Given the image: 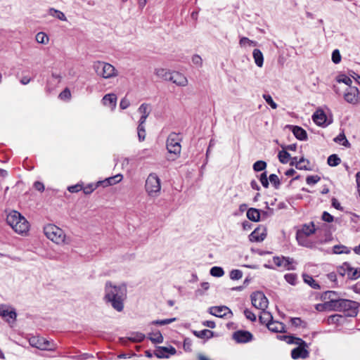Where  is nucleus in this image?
I'll return each mask as SVG.
<instances>
[{"instance_id":"4c0bfd02","label":"nucleus","mask_w":360,"mask_h":360,"mask_svg":"<svg viewBox=\"0 0 360 360\" xmlns=\"http://www.w3.org/2000/svg\"><path fill=\"white\" fill-rule=\"evenodd\" d=\"M350 249L342 245H336L333 247V252L335 254H349L350 253Z\"/></svg>"},{"instance_id":"1a4fd4ad","label":"nucleus","mask_w":360,"mask_h":360,"mask_svg":"<svg viewBox=\"0 0 360 360\" xmlns=\"http://www.w3.org/2000/svg\"><path fill=\"white\" fill-rule=\"evenodd\" d=\"M252 304L257 309L264 310L268 307V299L262 292H255L251 295Z\"/></svg>"},{"instance_id":"39448f33","label":"nucleus","mask_w":360,"mask_h":360,"mask_svg":"<svg viewBox=\"0 0 360 360\" xmlns=\"http://www.w3.org/2000/svg\"><path fill=\"white\" fill-rule=\"evenodd\" d=\"M44 232L49 239L57 244H61L65 242V234L64 231L56 225H46L44 228Z\"/></svg>"},{"instance_id":"cd10ccee","label":"nucleus","mask_w":360,"mask_h":360,"mask_svg":"<svg viewBox=\"0 0 360 360\" xmlns=\"http://www.w3.org/2000/svg\"><path fill=\"white\" fill-rule=\"evenodd\" d=\"M102 101L105 105H109L110 106L115 107L117 96L114 94H108L103 96Z\"/></svg>"},{"instance_id":"3c124183","label":"nucleus","mask_w":360,"mask_h":360,"mask_svg":"<svg viewBox=\"0 0 360 360\" xmlns=\"http://www.w3.org/2000/svg\"><path fill=\"white\" fill-rule=\"evenodd\" d=\"M284 264L283 267L288 270H294L295 268L294 266H292V264L294 263V259L290 257H285V259H284Z\"/></svg>"},{"instance_id":"8fccbe9b","label":"nucleus","mask_w":360,"mask_h":360,"mask_svg":"<svg viewBox=\"0 0 360 360\" xmlns=\"http://www.w3.org/2000/svg\"><path fill=\"white\" fill-rule=\"evenodd\" d=\"M243 276V272L239 269H233L230 272V278L232 280H239Z\"/></svg>"},{"instance_id":"680f3d73","label":"nucleus","mask_w":360,"mask_h":360,"mask_svg":"<svg viewBox=\"0 0 360 360\" xmlns=\"http://www.w3.org/2000/svg\"><path fill=\"white\" fill-rule=\"evenodd\" d=\"M71 96L70 91L65 88L60 94L59 98L60 99H69Z\"/></svg>"},{"instance_id":"6e6d98bb","label":"nucleus","mask_w":360,"mask_h":360,"mask_svg":"<svg viewBox=\"0 0 360 360\" xmlns=\"http://www.w3.org/2000/svg\"><path fill=\"white\" fill-rule=\"evenodd\" d=\"M321 178L318 175L308 176L306 182L309 185L315 184L320 181Z\"/></svg>"},{"instance_id":"6ab92c4d","label":"nucleus","mask_w":360,"mask_h":360,"mask_svg":"<svg viewBox=\"0 0 360 360\" xmlns=\"http://www.w3.org/2000/svg\"><path fill=\"white\" fill-rule=\"evenodd\" d=\"M16 312L15 310L9 311L6 306L5 305H0V316H2L6 319L7 322H10L9 319H12L13 321H14L16 319Z\"/></svg>"},{"instance_id":"c9c22d12","label":"nucleus","mask_w":360,"mask_h":360,"mask_svg":"<svg viewBox=\"0 0 360 360\" xmlns=\"http://www.w3.org/2000/svg\"><path fill=\"white\" fill-rule=\"evenodd\" d=\"M137 133H138V137L139 140L140 141H143L145 140L146 138V129L144 127V123H142L141 121H139V126L137 127Z\"/></svg>"},{"instance_id":"bb28decb","label":"nucleus","mask_w":360,"mask_h":360,"mask_svg":"<svg viewBox=\"0 0 360 360\" xmlns=\"http://www.w3.org/2000/svg\"><path fill=\"white\" fill-rule=\"evenodd\" d=\"M247 217L252 221L260 220V212L256 208H250L247 211Z\"/></svg>"},{"instance_id":"9d476101","label":"nucleus","mask_w":360,"mask_h":360,"mask_svg":"<svg viewBox=\"0 0 360 360\" xmlns=\"http://www.w3.org/2000/svg\"><path fill=\"white\" fill-rule=\"evenodd\" d=\"M314 232L315 229L313 223L311 225H304L302 229L298 231L296 234V238L298 243L304 247H309V244L304 243V239H305V236L307 237L313 234Z\"/></svg>"},{"instance_id":"a878e982","label":"nucleus","mask_w":360,"mask_h":360,"mask_svg":"<svg viewBox=\"0 0 360 360\" xmlns=\"http://www.w3.org/2000/svg\"><path fill=\"white\" fill-rule=\"evenodd\" d=\"M172 72L164 69V68H157L155 70V74L159 77L165 81H169V78L171 77Z\"/></svg>"},{"instance_id":"338daca9","label":"nucleus","mask_w":360,"mask_h":360,"mask_svg":"<svg viewBox=\"0 0 360 360\" xmlns=\"http://www.w3.org/2000/svg\"><path fill=\"white\" fill-rule=\"evenodd\" d=\"M294 344L295 345H297L298 347H308V345L306 343V342L304 341L302 339H301L300 338H295V337Z\"/></svg>"},{"instance_id":"412c9836","label":"nucleus","mask_w":360,"mask_h":360,"mask_svg":"<svg viewBox=\"0 0 360 360\" xmlns=\"http://www.w3.org/2000/svg\"><path fill=\"white\" fill-rule=\"evenodd\" d=\"M312 119L316 124L323 126L326 122V115L323 110H318L314 113Z\"/></svg>"},{"instance_id":"dca6fc26","label":"nucleus","mask_w":360,"mask_h":360,"mask_svg":"<svg viewBox=\"0 0 360 360\" xmlns=\"http://www.w3.org/2000/svg\"><path fill=\"white\" fill-rule=\"evenodd\" d=\"M233 338L239 343H245L252 339V335L246 330H238L233 334Z\"/></svg>"},{"instance_id":"b1692460","label":"nucleus","mask_w":360,"mask_h":360,"mask_svg":"<svg viewBox=\"0 0 360 360\" xmlns=\"http://www.w3.org/2000/svg\"><path fill=\"white\" fill-rule=\"evenodd\" d=\"M138 110L141 114V117L139 121H141L142 123H145L150 112V105L148 103H143L139 106Z\"/></svg>"},{"instance_id":"f8f14e48","label":"nucleus","mask_w":360,"mask_h":360,"mask_svg":"<svg viewBox=\"0 0 360 360\" xmlns=\"http://www.w3.org/2000/svg\"><path fill=\"white\" fill-rule=\"evenodd\" d=\"M266 236V229L264 226H259L250 235L249 240L251 242H262Z\"/></svg>"},{"instance_id":"864d4df0","label":"nucleus","mask_w":360,"mask_h":360,"mask_svg":"<svg viewBox=\"0 0 360 360\" xmlns=\"http://www.w3.org/2000/svg\"><path fill=\"white\" fill-rule=\"evenodd\" d=\"M263 98L265 101L273 108H277V104L273 101L271 96L269 94H264Z\"/></svg>"},{"instance_id":"4be33fe9","label":"nucleus","mask_w":360,"mask_h":360,"mask_svg":"<svg viewBox=\"0 0 360 360\" xmlns=\"http://www.w3.org/2000/svg\"><path fill=\"white\" fill-rule=\"evenodd\" d=\"M307 162V164H309V162L307 160H305L304 158H302L297 160V158L294 157L290 158V165L291 166H295L297 169L309 170V168L307 165H302V162Z\"/></svg>"},{"instance_id":"c85d7f7f","label":"nucleus","mask_w":360,"mask_h":360,"mask_svg":"<svg viewBox=\"0 0 360 360\" xmlns=\"http://www.w3.org/2000/svg\"><path fill=\"white\" fill-rule=\"evenodd\" d=\"M267 328L272 332L281 333L284 331L285 326L281 322L273 321L271 323H270Z\"/></svg>"},{"instance_id":"6e6552de","label":"nucleus","mask_w":360,"mask_h":360,"mask_svg":"<svg viewBox=\"0 0 360 360\" xmlns=\"http://www.w3.org/2000/svg\"><path fill=\"white\" fill-rule=\"evenodd\" d=\"M181 140L179 135L174 132L169 135L167 139V149L169 153H173L175 155L180 154L181 149Z\"/></svg>"},{"instance_id":"2f4dec72","label":"nucleus","mask_w":360,"mask_h":360,"mask_svg":"<svg viewBox=\"0 0 360 360\" xmlns=\"http://www.w3.org/2000/svg\"><path fill=\"white\" fill-rule=\"evenodd\" d=\"M304 281L314 289H319L320 285L317 283V282L312 278V276L304 274L302 275Z\"/></svg>"},{"instance_id":"f3484780","label":"nucleus","mask_w":360,"mask_h":360,"mask_svg":"<svg viewBox=\"0 0 360 360\" xmlns=\"http://www.w3.org/2000/svg\"><path fill=\"white\" fill-rule=\"evenodd\" d=\"M169 81L179 86H186L188 84L187 78L179 72H172Z\"/></svg>"},{"instance_id":"5701e85b","label":"nucleus","mask_w":360,"mask_h":360,"mask_svg":"<svg viewBox=\"0 0 360 360\" xmlns=\"http://www.w3.org/2000/svg\"><path fill=\"white\" fill-rule=\"evenodd\" d=\"M291 127L293 134L297 139L300 141H305L307 139V134L304 129L298 126H291Z\"/></svg>"},{"instance_id":"7ed1b4c3","label":"nucleus","mask_w":360,"mask_h":360,"mask_svg":"<svg viewBox=\"0 0 360 360\" xmlns=\"http://www.w3.org/2000/svg\"><path fill=\"white\" fill-rule=\"evenodd\" d=\"M93 67L96 74L104 79H110L117 76V70L108 63L96 61Z\"/></svg>"},{"instance_id":"7c9ffc66","label":"nucleus","mask_w":360,"mask_h":360,"mask_svg":"<svg viewBox=\"0 0 360 360\" xmlns=\"http://www.w3.org/2000/svg\"><path fill=\"white\" fill-rule=\"evenodd\" d=\"M193 333L199 338L210 339L213 337L214 333L208 329H204L202 330L197 331L193 330Z\"/></svg>"},{"instance_id":"0e129e2a","label":"nucleus","mask_w":360,"mask_h":360,"mask_svg":"<svg viewBox=\"0 0 360 360\" xmlns=\"http://www.w3.org/2000/svg\"><path fill=\"white\" fill-rule=\"evenodd\" d=\"M192 62L195 65H197L198 66H202V60L201 57L198 55H194L192 57Z\"/></svg>"},{"instance_id":"f704fd0d","label":"nucleus","mask_w":360,"mask_h":360,"mask_svg":"<svg viewBox=\"0 0 360 360\" xmlns=\"http://www.w3.org/2000/svg\"><path fill=\"white\" fill-rule=\"evenodd\" d=\"M149 339L153 343H161L163 341V337L160 331L152 333L149 334Z\"/></svg>"},{"instance_id":"13d9d810","label":"nucleus","mask_w":360,"mask_h":360,"mask_svg":"<svg viewBox=\"0 0 360 360\" xmlns=\"http://www.w3.org/2000/svg\"><path fill=\"white\" fill-rule=\"evenodd\" d=\"M244 315L245 316L246 319L250 320L251 321H256V316L255 314L252 312L248 309H245L244 310Z\"/></svg>"},{"instance_id":"a211bd4d","label":"nucleus","mask_w":360,"mask_h":360,"mask_svg":"<svg viewBox=\"0 0 360 360\" xmlns=\"http://www.w3.org/2000/svg\"><path fill=\"white\" fill-rule=\"evenodd\" d=\"M308 347H297L291 351V356L293 359L299 358L306 359L309 356V351L307 349Z\"/></svg>"},{"instance_id":"774afa93","label":"nucleus","mask_w":360,"mask_h":360,"mask_svg":"<svg viewBox=\"0 0 360 360\" xmlns=\"http://www.w3.org/2000/svg\"><path fill=\"white\" fill-rule=\"evenodd\" d=\"M191 340L189 338H186L184 341V349L185 351H191Z\"/></svg>"},{"instance_id":"de8ad7c7","label":"nucleus","mask_w":360,"mask_h":360,"mask_svg":"<svg viewBox=\"0 0 360 360\" xmlns=\"http://www.w3.org/2000/svg\"><path fill=\"white\" fill-rule=\"evenodd\" d=\"M269 179L270 182L274 185L275 188L277 189L279 188V186L281 185V182H280V180L276 174H271L269 177Z\"/></svg>"},{"instance_id":"09e8293b","label":"nucleus","mask_w":360,"mask_h":360,"mask_svg":"<svg viewBox=\"0 0 360 360\" xmlns=\"http://www.w3.org/2000/svg\"><path fill=\"white\" fill-rule=\"evenodd\" d=\"M176 320V318L166 319H163V320H156V321H153L152 322V324L163 326V325H167V324L171 323L175 321Z\"/></svg>"},{"instance_id":"ddd939ff","label":"nucleus","mask_w":360,"mask_h":360,"mask_svg":"<svg viewBox=\"0 0 360 360\" xmlns=\"http://www.w3.org/2000/svg\"><path fill=\"white\" fill-rule=\"evenodd\" d=\"M359 91L357 87H349L345 95V101L351 104H356L359 101Z\"/></svg>"},{"instance_id":"2eb2a0df","label":"nucleus","mask_w":360,"mask_h":360,"mask_svg":"<svg viewBox=\"0 0 360 360\" xmlns=\"http://www.w3.org/2000/svg\"><path fill=\"white\" fill-rule=\"evenodd\" d=\"M210 313L217 317L227 316L228 314L232 316V311L225 306L212 307L209 309Z\"/></svg>"},{"instance_id":"052dcab7","label":"nucleus","mask_w":360,"mask_h":360,"mask_svg":"<svg viewBox=\"0 0 360 360\" xmlns=\"http://www.w3.org/2000/svg\"><path fill=\"white\" fill-rule=\"evenodd\" d=\"M338 82L340 83L342 82L349 86V87H352V80L347 76L343 75L342 78L338 79Z\"/></svg>"},{"instance_id":"473e14b6","label":"nucleus","mask_w":360,"mask_h":360,"mask_svg":"<svg viewBox=\"0 0 360 360\" xmlns=\"http://www.w3.org/2000/svg\"><path fill=\"white\" fill-rule=\"evenodd\" d=\"M123 179V176L120 174H118L117 175H115L113 176L107 178L103 183L106 184V186H110L116 184L119 182H120Z\"/></svg>"},{"instance_id":"0eeeda50","label":"nucleus","mask_w":360,"mask_h":360,"mask_svg":"<svg viewBox=\"0 0 360 360\" xmlns=\"http://www.w3.org/2000/svg\"><path fill=\"white\" fill-rule=\"evenodd\" d=\"M30 345L40 350L53 351L56 349V345L52 340H48L43 337L33 336L29 339Z\"/></svg>"},{"instance_id":"5fc2aeb1","label":"nucleus","mask_w":360,"mask_h":360,"mask_svg":"<svg viewBox=\"0 0 360 360\" xmlns=\"http://www.w3.org/2000/svg\"><path fill=\"white\" fill-rule=\"evenodd\" d=\"M332 60L335 64H338L341 60V56L339 50L335 49L332 53Z\"/></svg>"},{"instance_id":"ea45409f","label":"nucleus","mask_w":360,"mask_h":360,"mask_svg":"<svg viewBox=\"0 0 360 360\" xmlns=\"http://www.w3.org/2000/svg\"><path fill=\"white\" fill-rule=\"evenodd\" d=\"M145 338V335L141 333H135L131 334L127 339L133 342H140Z\"/></svg>"},{"instance_id":"f257e3e1","label":"nucleus","mask_w":360,"mask_h":360,"mask_svg":"<svg viewBox=\"0 0 360 360\" xmlns=\"http://www.w3.org/2000/svg\"><path fill=\"white\" fill-rule=\"evenodd\" d=\"M104 300L110 303L111 306L117 311H122L124 308L123 302L127 296L125 285H113L111 282L105 283Z\"/></svg>"},{"instance_id":"9b49d317","label":"nucleus","mask_w":360,"mask_h":360,"mask_svg":"<svg viewBox=\"0 0 360 360\" xmlns=\"http://www.w3.org/2000/svg\"><path fill=\"white\" fill-rule=\"evenodd\" d=\"M322 298L325 300V307L332 310L335 309L338 302L340 300L339 295L335 291H326L322 295Z\"/></svg>"},{"instance_id":"4d7b16f0","label":"nucleus","mask_w":360,"mask_h":360,"mask_svg":"<svg viewBox=\"0 0 360 360\" xmlns=\"http://www.w3.org/2000/svg\"><path fill=\"white\" fill-rule=\"evenodd\" d=\"M284 259H285V257H283V256H281V257L276 256V257H273L274 262L275 263V264L277 266H279V267L280 266L283 267V264L285 263Z\"/></svg>"},{"instance_id":"4468645a","label":"nucleus","mask_w":360,"mask_h":360,"mask_svg":"<svg viewBox=\"0 0 360 360\" xmlns=\"http://www.w3.org/2000/svg\"><path fill=\"white\" fill-rule=\"evenodd\" d=\"M176 353V350L172 346H170L169 347H158L155 350V352H154L155 355L159 359L168 358L169 356V355H174Z\"/></svg>"},{"instance_id":"c756f323","label":"nucleus","mask_w":360,"mask_h":360,"mask_svg":"<svg viewBox=\"0 0 360 360\" xmlns=\"http://www.w3.org/2000/svg\"><path fill=\"white\" fill-rule=\"evenodd\" d=\"M252 56H253V58L255 60V64L258 67L262 68L263 65V63H264V57H263V54L261 52V51L257 49H254Z\"/></svg>"},{"instance_id":"393cba45","label":"nucleus","mask_w":360,"mask_h":360,"mask_svg":"<svg viewBox=\"0 0 360 360\" xmlns=\"http://www.w3.org/2000/svg\"><path fill=\"white\" fill-rule=\"evenodd\" d=\"M259 320L261 323L265 324L267 327L273 321V316L266 309L262 310L261 314L259 316Z\"/></svg>"},{"instance_id":"20e7f679","label":"nucleus","mask_w":360,"mask_h":360,"mask_svg":"<svg viewBox=\"0 0 360 360\" xmlns=\"http://www.w3.org/2000/svg\"><path fill=\"white\" fill-rule=\"evenodd\" d=\"M358 307L359 304L356 302L340 299L333 310L344 311L347 316H355L358 313Z\"/></svg>"},{"instance_id":"72a5a7b5","label":"nucleus","mask_w":360,"mask_h":360,"mask_svg":"<svg viewBox=\"0 0 360 360\" xmlns=\"http://www.w3.org/2000/svg\"><path fill=\"white\" fill-rule=\"evenodd\" d=\"M49 14L53 17H56L58 19L62 20V21H66L67 18L65 15V14L58 10H56L55 8H51L49 10Z\"/></svg>"},{"instance_id":"58836bf2","label":"nucleus","mask_w":360,"mask_h":360,"mask_svg":"<svg viewBox=\"0 0 360 360\" xmlns=\"http://www.w3.org/2000/svg\"><path fill=\"white\" fill-rule=\"evenodd\" d=\"M334 141L336 142V143H341L342 146H344L345 147H349L350 146V143H349V141L346 139L345 135L343 133L342 134H340L338 136H336L334 139Z\"/></svg>"},{"instance_id":"bf43d9fd","label":"nucleus","mask_w":360,"mask_h":360,"mask_svg":"<svg viewBox=\"0 0 360 360\" xmlns=\"http://www.w3.org/2000/svg\"><path fill=\"white\" fill-rule=\"evenodd\" d=\"M259 180H260L261 184H262V186L264 188H268L269 184V180H268L266 172L262 173L260 175Z\"/></svg>"},{"instance_id":"69168bd1","label":"nucleus","mask_w":360,"mask_h":360,"mask_svg":"<svg viewBox=\"0 0 360 360\" xmlns=\"http://www.w3.org/2000/svg\"><path fill=\"white\" fill-rule=\"evenodd\" d=\"M129 105H130V102L127 98H126L124 97L121 100L120 106L122 109L124 110V109L127 108Z\"/></svg>"},{"instance_id":"a18cd8bd","label":"nucleus","mask_w":360,"mask_h":360,"mask_svg":"<svg viewBox=\"0 0 360 360\" xmlns=\"http://www.w3.org/2000/svg\"><path fill=\"white\" fill-rule=\"evenodd\" d=\"M266 167V163L262 160H258L253 165V169L256 172L264 170Z\"/></svg>"},{"instance_id":"a19ab883","label":"nucleus","mask_w":360,"mask_h":360,"mask_svg":"<svg viewBox=\"0 0 360 360\" xmlns=\"http://www.w3.org/2000/svg\"><path fill=\"white\" fill-rule=\"evenodd\" d=\"M278 159L283 164L288 163L290 159V155L285 150H281L278 153Z\"/></svg>"},{"instance_id":"c03bdc74","label":"nucleus","mask_w":360,"mask_h":360,"mask_svg":"<svg viewBox=\"0 0 360 360\" xmlns=\"http://www.w3.org/2000/svg\"><path fill=\"white\" fill-rule=\"evenodd\" d=\"M210 274L214 277H221L224 274V271L221 267L214 266L210 269Z\"/></svg>"},{"instance_id":"e433bc0d","label":"nucleus","mask_w":360,"mask_h":360,"mask_svg":"<svg viewBox=\"0 0 360 360\" xmlns=\"http://www.w3.org/2000/svg\"><path fill=\"white\" fill-rule=\"evenodd\" d=\"M327 162L330 166L335 167L340 163L341 160L336 154H333L328 158Z\"/></svg>"},{"instance_id":"603ef678","label":"nucleus","mask_w":360,"mask_h":360,"mask_svg":"<svg viewBox=\"0 0 360 360\" xmlns=\"http://www.w3.org/2000/svg\"><path fill=\"white\" fill-rule=\"evenodd\" d=\"M342 319V316L340 314L331 315L328 318V323H339Z\"/></svg>"},{"instance_id":"f03ea898","label":"nucleus","mask_w":360,"mask_h":360,"mask_svg":"<svg viewBox=\"0 0 360 360\" xmlns=\"http://www.w3.org/2000/svg\"><path fill=\"white\" fill-rule=\"evenodd\" d=\"M7 224L19 234L26 233L29 231L30 224L18 211H11L6 217Z\"/></svg>"},{"instance_id":"37998d69","label":"nucleus","mask_w":360,"mask_h":360,"mask_svg":"<svg viewBox=\"0 0 360 360\" xmlns=\"http://www.w3.org/2000/svg\"><path fill=\"white\" fill-rule=\"evenodd\" d=\"M239 44L241 46H245L248 45L250 46H256L257 43V41L249 39L248 37H241L239 41Z\"/></svg>"},{"instance_id":"e2e57ef3","label":"nucleus","mask_w":360,"mask_h":360,"mask_svg":"<svg viewBox=\"0 0 360 360\" xmlns=\"http://www.w3.org/2000/svg\"><path fill=\"white\" fill-rule=\"evenodd\" d=\"M321 218L323 221L329 223L334 220V217L328 212H323Z\"/></svg>"},{"instance_id":"79ce46f5","label":"nucleus","mask_w":360,"mask_h":360,"mask_svg":"<svg viewBox=\"0 0 360 360\" xmlns=\"http://www.w3.org/2000/svg\"><path fill=\"white\" fill-rule=\"evenodd\" d=\"M36 41L42 44H46L49 41V37L44 32H39L36 35Z\"/></svg>"},{"instance_id":"49530a36","label":"nucleus","mask_w":360,"mask_h":360,"mask_svg":"<svg viewBox=\"0 0 360 360\" xmlns=\"http://www.w3.org/2000/svg\"><path fill=\"white\" fill-rule=\"evenodd\" d=\"M284 278L288 283L292 285L296 284L297 276L295 274H287L285 275Z\"/></svg>"},{"instance_id":"aec40b11","label":"nucleus","mask_w":360,"mask_h":360,"mask_svg":"<svg viewBox=\"0 0 360 360\" xmlns=\"http://www.w3.org/2000/svg\"><path fill=\"white\" fill-rule=\"evenodd\" d=\"M343 266H345L347 276L350 279L356 280L360 277V269H354L347 262H345Z\"/></svg>"},{"instance_id":"423d86ee","label":"nucleus","mask_w":360,"mask_h":360,"mask_svg":"<svg viewBox=\"0 0 360 360\" xmlns=\"http://www.w3.org/2000/svg\"><path fill=\"white\" fill-rule=\"evenodd\" d=\"M145 188L150 196L158 195L161 189L160 180L155 174H149L146 181Z\"/></svg>"}]
</instances>
